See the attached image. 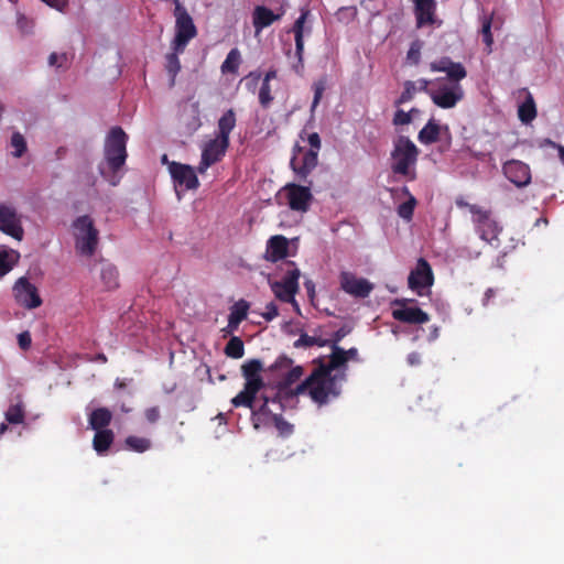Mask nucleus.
I'll return each instance as SVG.
<instances>
[{"instance_id":"f257e3e1","label":"nucleus","mask_w":564,"mask_h":564,"mask_svg":"<svg viewBox=\"0 0 564 564\" xmlns=\"http://www.w3.org/2000/svg\"><path fill=\"white\" fill-rule=\"evenodd\" d=\"M330 348L329 361L324 362L321 358L316 360L317 366L303 382L296 386L293 394H308L319 406L339 397L340 384L346 380L345 370L348 361L344 348L338 345H330Z\"/></svg>"},{"instance_id":"f03ea898","label":"nucleus","mask_w":564,"mask_h":564,"mask_svg":"<svg viewBox=\"0 0 564 564\" xmlns=\"http://www.w3.org/2000/svg\"><path fill=\"white\" fill-rule=\"evenodd\" d=\"M263 370V364L259 359H249L241 366V373L246 382L243 389L231 400L234 406H246L251 410L252 420L259 419L260 414H270V399L265 395L261 397L262 403L256 410L254 401L259 391L264 387V381L260 376Z\"/></svg>"},{"instance_id":"7ed1b4c3","label":"nucleus","mask_w":564,"mask_h":564,"mask_svg":"<svg viewBox=\"0 0 564 564\" xmlns=\"http://www.w3.org/2000/svg\"><path fill=\"white\" fill-rule=\"evenodd\" d=\"M127 141L128 135L121 127L110 129L105 141V160L109 170L113 173L118 172L127 160Z\"/></svg>"},{"instance_id":"20e7f679","label":"nucleus","mask_w":564,"mask_h":564,"mask_svg":"<svg viewBox=\"0 0 564 564\" xmlns=\"http://www.w3.org/2000/svg\"><path fill=\"white\" fill-rule=\"evenodd\" d=\"M76 251L86 257H91L98 246L99 232L94 220L88 215L77 217L73 223Z\"/></svg>"},{"instance_id":"39448f33","label":"nucleus","mask_w":564,"mask_h":564,"mask_svg":"<svg viewBox=\"0 0 564 564\" xmlns=\"http://www.w3.org/2000/svg\"><path fill=\"white\" fill-rule=\"evenodd\" d=\"M419 149L405 135L398 137L393 142L391 158L393 163L391 169L394 174L409 175L411 166L417 161Z\"/></svg>"},{"instance_id":"423d86ee","label":"nucleus","mask_w":564,"mask_h":564,"mask_svg":"<svg viewBox=\"0 0 564 564\" xmlns=\"http://www.w3.org/2000/svg\"><path fill=\"white\" fill-rule=\"evenodd\" d=\"M174 14L176 18V33L172 43L173 51H176V53H183L188 42L197 35V29L192 17L178 0H175Z\"/></svg>"},{"instance_id":"0eeeda50","label":"nucleus","mask_w":564,"mask_h":564,"mask_svg":"<svg viewBox=\"0 0 564 564\" xmlns=\"http://www.w3.org/2000/svg\"><path fill=\"white\" fill-rule=\"evenodd\" d=\"M430 98L438 108L452 109L463 100L464 89L460 84H452L444 78H437Z\"/></svg>"},{"instance_id":"6e6552de","label":"nucleus","mask_w":564,"mask_h":564,"mask_svg":"<svg viewBox=\"0 0 564 564\" xmlns=\"http://www.w3.org/2000/svg\"><path fill=\"white\" fill-rule=\"evenodd\" d=\"M300 138L303 141H307L311 149L305 151L301 158V166H297L295 170L296 177L302 182H307L308 175L317 166L318 163V152L322 147L321 138L317 132H312L306 134L305 130H302L300 133Z\"/></svg>"},{"instance_id":"1a4fd4ad","label":"nucleus","mask_w":564,"mask_h":564,"mask_svg":"<svg viewBox=\"0 0 564 564\" xmlns=\"http://www.w3.org/2000/svg\"><path fill=\"white\" fill-rule=\"evenodd\" d=\"M286 264L292 267V269H288L281 281L271 283V290L280 301L284 303H295L294 297L299 292V279L301 273L293 261H288Z\"/></svg>"},{"instance_id":"9d476101","label":"nucleus","mask_w":564,"mask_h":564,"mask_svg":"<svg viewBox=\"0 0 564 564\" xmlns=\"http://www.w3.org/2000/svg\"><path fill=\"white\" fill-rule=\"evenodd\" d=\"M414 299H395L392 302V317L395 321L406 324L421 325L430 321L427 313L416 306H409L411 303H415Z\"/></svg>"},{"instance_id":"9b49d317","label":"nucleus","mask_w":564,"mask_h":564,"mask_svg":"<svg viewBox=\"0 0 564 564\" xmlns=\"http://www.w3.org/2000/svg\"><path fill=\"white\" fill-rule=\"evenodd\" d=\"M433 283L434 274L430 263L424 258H420L416 262V267L411 270L408 276L409 289L421 296L423 295L422 290L431 288Z\"/></svg>"},{"instance_id":"f8f14e48","label":"nucleus","mask_w":564,"mask_h":564,"mask_svg":"<svg viewBox=\"0 0 564 564\" xmlns=\"http://www.w3.org/2000/svg\"><path fill=\"white\" fill-rule=\"evenodd\" d=\"M13 293L17 303L28 310H33L42 305V299L36 286L25 276L17 280L13 286Z\"/></svg>"},{"instance_id":"ddd939ff","label":"nucleus","mask_w":564,"mask_h":564,"mask_svg":"<svg viewBox=\"0 0 564 564\" xmlns=\"http://www.w3.org/2000/svg\"><path fill=\"white\" fill-rule=\"evenodd\" d=\"M312 182H308L311 185ZM282 191L285 193L288 205L295 212H307L313 199L310 186H303L295 183L286 184Z\"/></svg>"},{"instance_id":"4468645a","label":"nucleus","mask_w":564,"mask_h":564,"mask_svg":"<svg viewBox=\"0 0 564 564\" xmlns=\"http://www.w3.org/2000/svg\"><path fill=\"white\" fill-rule=\"evenodd\" d=\"M229 142H224L217 137L206 142L202 151V160L197 167L198 172L203 174L209 166L221 161L229 148Z\"/></svg>"},{"instance_id":"2eb2a0df","label":"nucleus","mask_w":564,"mask_h":564,"mask_svg":"<svg viewBox=\"0 0 564 564\" xmlns=\"http://www.w3.org/2000/svg\"><path fill=\"white\" fill-rule=\"evenodd\" d=\"M340 288L347 294L365 299L373 290V284L365 278H357L354 273L343 271L339 275Z\"/></svg>"},{"instance_id":"dca6fc26","label":"nucleus","mask_w":564,"mask_h":564,"mask_svg":"<svg viewBox=\"0 0 564 564\" xmlns=\"http://www.w3.org/2000/svg\"><path fill=\"white\" fill-rule=\"evenodd\" d=\"M169 171L176 188L183 187L189 191L196 189L199 186L197 175L191 165L171 162L169 164Z\"/></svg>"},{"instance_id":"f3484780","label":"nucleus","mask_w":564,"mask_h":564,"mask_svg":"<svg viewBox=\"0 0 564 564\" xmlns=\"http://www.w3.org/2000/svg\"><path fill=\"white\" fill-rule=\"evenodd\" d=\"M0 230L17 240H22L24 230L15 208L0 205Z\"/></svg>"},{"instance_id":"a211bd4d","label":"nucleus","mask_w":564,"mask_h":564,"mask_svg":"<svg viewBox=\"0 0 564 564\" xmlns=\"http://www.w3.org/2000/svg\"><path fill=\"white\" fill-rule=\"evenodd\" d=\"M505 176L517 187L522 188L531 183L530 166L519 160H509L502 165Z\"/></svg>"},{"instance_id":"6ab92c4d","label":"nucleus","mask_w":564,"mask_h":564,"mask_svg":"<svg viewBox=\"0 0 564 564\" xmlns=\"http://www.w3.org/2000/svg\"><path fill=\"white\" fill-rule=\"evenodd\" d=\"M416 26L422 28L426 24H433L435 20L436 1L435 0H413Z\"/></svg>"},{"instance_id":"aec40b11","label":"nucleus","mask_w":564,"mask_h":564,"mask_svg":"<svg viewBox=\"0 0 564 564\" xmlns=\"http://www.w3.org/2000/svg\"><path fill=\"white\" fill-rule=\"evenodd\" d=\"M289 240L281 235L271 237L267 243L264 259L270 262H278L288 256Z\"/></svg>"},{"instance_id":"412c9836","label":"nucleus","mask_w":564,"mask_h":564,"mask_svg":"<svg viewBox=\"0 0 564 564\" xmlns=\"http://www.w3.org/2000/svg\"><path fill=\"white\" fill-rule=\"evenodd\" d=\"M310 15V10L307 8L301 9L300 17L295 20L292 32L294 33L295 40V55L299 59V63L303 62V53H304V32H305V22Z\"/></svg>"},{"instance_id":"4be33fe9","label":"nucleus","mask_w":564,"mask_h":564,"mask_svg":"<svg viewBox=\"0 0 564 564\" xmlns=\"http://www.w3.org/2000/svg\"><path fill=\"white\" fill-rule=\"evenodd\" d=\"M281 15L275 14L271 9L264 6H257L252 14V23L256 32L259 33L263 29L270 26L275 21L280 20Z\"/></svg>"},{"instance_id":"5701e85b","label":"nucleus","mask_w":564,"mask_h":564,"mask_svg":"<svg viewBox=\"0 0 564 564\" xmlns=\"http://www.w3.org/2000/svg\"><path fill=\"white\" fill-rule=\"evenodd\" d=\"M476 231L478 232L480 239L485 240L490 246L495 248L500 247L499 235L502 232V227L495 218L479 227Z\"/></svg>"},{"instance_id":"b1692460","label":"nucleus","mask_w":564,"mask_h":564,"mask_svg":"<svg viewBox=\"0 0 564 564\" xmlns=\"http://www.w3.org/2000/svg\"><path fill=\"white\" fill-rule=\"evenodd\" d=\"M112 413L107 408L95 409L88 415L89 426L95 431L108 430L107 426L111 423Z\"/></svg>"},{"instance_id":"393cba45","label":"nucleus","mask_w":564,"mask_h":564,"mask_svg":"<svg viewBox=\"0 0 564 564\" xmlns=\"http://www.w3.org/2000/svg\"><path fill=\"white\" fill-rule=\"evenodd\" d=\"M236 127V113L232 109H228L218 120V134L217 138L224 142H229L231 131Z\"/></svg>"},{"instance_id":"a878e982","label":"nucleus","mask_w":564,"mask_h":564,"mask_svg":"<svg viewBox=\"0 0 564 564\" xmlns=\"http://www.w3.org/2000/svg\"><path fill=\"white\" fill-rule=\"evenodd\" d=\"M93 438V447L99 454L102 455L108 452L115 441V434L111 430L95 431Z\"/></svg>"},{"instance_id":"bb28decb","label":"nucleus","mask_w":564,"mask_h":564,"mask_svg":"<svg viewBox=\"0 0 564 564\" xmlns=\"http://www.w3.org/2000/svg\"><path fill=\"white\" fill-rule=\"evenodd\" d=\"M441 133V126L435 121V119H430L427 123L420 130L417 134V140L422 144H432L435 143Z\"/></svg>"},{"instance_id":"cd10ccee","label":"nucleus","mask_w":564,"mask_h":564,"mask_svg":"<svg viewBox=\"0 0 564 564\" xmlns=\"http://www.w3.org/2000/svg\"><path fill=\"white\" fill-rule=\"evenodd\" d=\"M100 279L106 290H115L119 286V272L111 263H105L101 267Z\"/></svg>"},{"instance_id":"c85d7f7f","label":"nucleus","mask_w":564,"mask_h":564,"mask_svg":"<svg viewBox=\"0 0 564 564\" xmlns=\"http://www.w3.org/2000/svg\"><path fill=\"white\" fill-rule=\"evenodd\" d=\"M518 117L523 123H530L536 117V107L533 97L529 94L518 108Z\"/></svg>"},{"instance_id":"c756f323","label":"nucleus","mask_w":564,"mask_h":564,"mask_svg":"<svg viewBox=\"0 0 564 564\" xmlns=\"http://www.w3.org/2000/svg\"><path fill=\"white\" fill-rule=\"evenodd\" d=\"M18 259L19 253L14 250L0 251V279L13 269Z\"/></svg>"},{"instance_id":"7c9ffc66","label":"nucleus","mask_w":564,"mask_h":564,"mask_svg":"<svg viewBox=\"0 0 564 564\" xmlns=\"http://www.w3.org/2000/svg\"><path fill=\"white\" fill-rule=\"evenodd\" d=\"M126 447L132 452L144 453L152 446L151 440L130 435L124 440Z\"/></svg>"},{"instance_id":"2f4dec72","label":"nucleus","mask_w":564,"mask_h":564,"mask_svg":"<svg viewBox=\"0 0 564 564\" xmlns=\"http://www.w3.org/2000/svg\"><path fill=\"white\" fill-rule=\"evenodd\" d=\"M6 421L10 424H21L25 419V410L22 402L11 404L4 413Z\"/></svg>"},{"instance_id":"473e14b6","label":"nucleus","mask_w":564,"mask_h":564,"mask_svg":"<svg viewBox=\"0 0 564 564\" xmlns=\"http://www.w3.org/2000/svg\"><path fill=\"white\" fill-rule=\"evenodd\" d=\"M240 58H241V55H240V52H239L238 48L230 50V52L227 54L226 59L221 64V67H220L221 72L224 74H226V73H231V74L237 73L238 68H239V64H240Z\"/></svg>"},{"instance_id":"72a5a7b5","label":"nucleus","mask_w":564,"mask_h":564,"mask_svg":"<svg viewBox=\"0 0 564 564\" xmlns=\"http://www.w3.org/2000/svg\"><path fill=\"white\" fill-rule=\"evenodd\" d=\"M225 354L234 359H239L245 355V345L240 337L232 336L226 344Z\"/></svg>"},{"instance_id":"f704fd0d","label":"nucleus","mask_w":564,"mask_h":564,"mask_svg":"<svg viewBox=\"0 0 564 564\" xmlns=\"http://www.w3.org/2000/svg\"><path fill=\"white\" fill-rule=\"evenodd\" d=\"M469 212L473 215V223L475 225L476 230L494 218L491 210L485 209L478 205L470 206Z\"/></svg>"},{"instance_id":"c9c22d12","label":"nucleus","mask_w":564,"mask_h":564,"mask_svg":"<svg viewBox=\"0 0 564 564\" xmlns=\"http://www.w3.org/2000/svg\"><path fill=\"white\" fill-rule=\"evenodd\" d=\"M329 345V339H323L321 337L310 336L306 333L301 334L300 338L293 344L295 348H306L312 346L325 347Z\"/></svg>"},{"instance_id":"e433bc0d","label":"nucleus","mask_w":564,"mask_h":564,"mask_svg":"<svg viewBox=\"0 0 564 564\" xmlns=\"http://www.w3.org/2000/svg\"><path fill=\"white\" fill-rule=\"evenodd\" d=\"M250 308V304L246 300H239L230 307L229 317L232 318V323L236 321L241 323L248 316V311Z\"/></svg>"},{"instance_id":"4c0bfd02","label":"nucleus","mask_w":564,"mask_h":564,"mask_svg":"<svg viewBox=\"0 0 564 564\" xmlns=\"http://www.w3.org/2000/svg\"><path fill=\"white\" fill-rule=\"evenodd\" d=\"M445 73L447 75L448 83L452 84H459V82L467 76L464 65L456 62H452Z\"/></svg>"},{"instance_id":"58836bf2","label":"nucleus","mask_w":564,"mask_h":564,"mask_svg":"<svg viewBox=\"0 0 564 564\" xmlns=\"http://www.w3.org/2000/svg\"><path fill=\"white\" fill-rule=\"evenodd\" d=\"M10 145L14 150L12 151V155L14 158H21L28 149L26 141L24 137L20 132H13L10 140Z\"/></svg>"},{"instance_id":"ea45409f","label":"nucleus","mask_w":564,"mask_h":564,"mask_svg":"<svg viewBox=\"0 0 564 564\" xmlns=\"http://www.w3.org/2000/svg\"><path fill=\"white\" fill-rule=\"evenodd\" d=\"M178 53L174 51L173 53H170L166 55V70L169 75L171 76V85H174L175 77L177 73L181 70V63L177 56Z\"/></svg>"},{"instance_id":"a19ab883","label":"nucleus","mask_w":564,"mask_h":564,"mask_svg":"<svg viewBox=\"0 0 564 564\" xmlns=\"http://www.w3.org/2000/svg\"><path fill=\"white\" fill-rule=\"evenodd\" d=\"M415 93H416V83L413 80H406L404 83V89L401 93V95L399 96V98L394 101V105L398 107L405 102H409L410 100L413 99Z\"/></svg>"},{"instance_id":"79ce46f5","label":"nucleus","mask_w":564,"mask_h":564,"mask_svg":"<svg viewBox=\"0 0 564 564\" xmlns=\"http://www.w3.org/2000/svg\"><path fill=\"white\" fill-rule=\"evenodd\" d=\"M416 199L410 195L409 199L398 207V215L404 220H411L413 217Z\"/></svg>"},{"instance_id":"37998d69","label":"nucleus","mask_w":564,"mask_h":564,"mask_svg":"<svg viewBox=\"0 0 564 564\" xmlns=\"http://www.w3.org/2000/svg\"><path fill=\"white\" fill-rule=\"evenodd\" d=\"M259 104L262 108L267 109L270 107L273 101V95L271 91V85L268 83H262L259 89Z\"/></svg>"},{"instance_id":"c03bdc74","label":"nucleus","mask_w":564,"mask_h":564,"mask_svg":"<svg viewBox=\"0 0 564 564\" xmlns=\"http://www.w3.org/2000/svg\"><path fill=\"white\" fill-rule=\"evenodd\" d=\"M423 43L420 40H415L411 43L410 48L406 53V59L413 65H417L421 59V50Z\"/></svg>"},{"instance_id":"a18cd8bd","label":"nucleus","mask_w":564,"mask_h":564,"mask_svg":"<svg viewBox=\"0 0 564 564\" xmlns=\"http://www.w3.org/2000/svg\"><path fill=\"white\" fill-rule=\"evenodd\" d=\"M303 373H304V369L301 366H296L291 369L289 368V370L282 381V387L283 388L291 387L294 382H296L303 376Z\"/></svg>"},{"instance_id":"49530a36","label":"nucleus","mask_w":564,"mask_h":564,"mask_svg":"<svg viewBox=\"0 0 564 564\" xmlns=\"http://www.w3.org/2000/svg\"><path fill=\"white\" fill-rule=\"evenodd\" d=\"M419 109L412 108L409 112H405L401 109L397 110L393 117V123L395 126H404L409 124L412 121V115L417 113Z\"/></svg>"},{"instance_id":"de8ad7c7","label":"nucleus","mask_w":564,"mask_h":564,"mask_svg":"<svg viewBox=\"0 0 564 564\" xmlns=\"http://www.w3.org/2000/svg\"><path fill=\"white\" fill-rule=\"evenodd\" d=\"M293 364V360L285 355H282L276 358V360L268 368L271 372H279L283 370H289Z\"/></svg>"},{"instance_id":"09e8293b","label":"nucleus","mask_w":564,"mask_h":564,"mask_svg":"<svg viewBox=\"0 0 564 564\" xmlns=\"http://www.w3.org/2000/svg\"><path fill=\"white\" fill-rule=\"evenodd\" d=\"M491 18H485L481 26L482 40L489 48L494 43V37L491 34Z\"/></svg>"},{"instance_id":"8fccbe9b","label":"nucleus","mask_w":564,"mask_h":564,"mask_svg":"<svg viewBox=\"0 0 564 564\" xmlns=\"http://www.w3.org/2000/svg\"><path fill=\"white\" fill-rule=\"evenodd\" d=\"M313 90H314V98H313V102H312V107H311L312 111L315 110V108L318 106V104L322 99L323 93L325 90V80L321 79L318 82H315L313 84Z\"/></svg>"},{"instance_id":"3c124183","label":"nucleus","mask_w":564,"mask_h":564,"mask_svg":"<svg viewBox=\"0 0 564 564\" xmlns=\"http://www.w3.org/2000/svg\"><path fill=\"white\" fill-rule=\"evenodd\" d=\"M273 421L275 427L282 435H290L293 432V426L289 422H286L281 415H273Z\"/></svg>"},{"instance_id":"603ef678","label":"nucleus","mask_w":564,"mask_h":564,"mask_svg":"<svg viewBox=\"0 0 564 564\" xmlns=\"http://www.w3.org/2000/svg\"><path fill=\"white\" fill-rule=\"evenodd\" d=\"M304 148L300 145L299 143H295L292 150V158L290 161V166L292 171L295 173V170L297 166H301V159L299 158L300 154H304Z\"/></svg>"},{"instance_id":"864d4df0","label":"nucleus","mask_w":564,"mask_h":564,"mask_svg":"<svg viewBox=\"0 0 564 564\" xmlns=\"http://www.w3.org/2000/svg\"><path fill=\"white\" fill-rule=\"evenodd\" d=\"M452 59L449 57H442L437 61H434L430 64V68L432 72H446L448 66L452 64Z\"/></svg>"},{"instance_id":"5fc2aeb1","label":"nucleus","mask_w":564,"mask_h":564,"mask_svg":"<svg viewBox=\"0 0 564 564\" xmlns=\"http://www.w3.org/2000/svg\"><path fill=\"white\" fill-rule=\"evenodd\" d=\"M415 83H416V91H423L431 97V90L434 89L435 79L429 80L425 78H421V79L416 80Z\"/></svg>"},{"instance_id":"6e6d98bb","label":"nucleus","mask_w":564,"mask_h":564,"mask_svg":"<svg viewBox=\"0 0 564 564\" xmlns=\"http://www.w3.org/2000/svg\"><path fill=\"white\" fill-rule=\"evenodd\" d=\"M18 344L22 350H29L32 344L30 332L25 330L18 335Z\"/></svg>"},{"instance_id":"4d7b16f0","label":"nucleus","mask_w":564,"mask_h":564,"mask_svg":"<svg viewBox=\"0 0 564 564\" xmlns=\"http://www.w3.org/2000/svg\"><path fill=\"white\" fill-rule=\"evenodd\" d=\"M144 416L149 423H155L159 421L161 413L159 406H151L144 411Z\"/></svg>"},{"instance_id":"13d9d810","label":"nucleus","mask_w":564,"mask_h":564,"mask_svg":"<svg viewBox=\"0 0 564 564\" xmlns=\"http://www.w3.org/2000/svg\"><path fill=\"white\" fill-rule=\"evenodd\" d=\"M278 315H279L278 306L273 302L268 303L265 305V312L263 313V317L265 318V321H272Z\"/></svg>"},{"instance_id":"bf43d9fd","label":"nucleus","mask_w":564,"mask_h":564,"mask_svg":"<svg viewBox=\"0 0 564 564\" xmlns=\"http://www.w3.org/2000/svg\"><path fill=\"white\" fill-rule=\"evenodd\" d=\"M66 59H67L66 54L52 53L48 57V64L51 66L61 67L66 62Z\"/></svg>"},{"instance_id":"052dcab7","label":"nucleus","mask_w":564,"mask_h":564,"mask_svg":"<svg viewBox=\"0 0 564 564\" xmlns=\"http://www.w3.org/2000/svg\"><path fill=\"white\" fill-rule=\"evenodd\" d=\"M406 361L410 366H417L421 364V355L416 351H412L408 355Z\"/></svg>"},{"instance_id":"680f3d73","label":"nucleus","mask_w":564,"mask_h":564,"mask_svg":"<svg viewBox=\"0 0 564 564\" xmlns=\"http://www.w3.org/2000/svg\"><path fill=\"white\" fill-rule=\"evenodd\" d=\"M346 336V332L340 328L334 333L333 338L329 340V345H338V343Z\"/></svg>"},{"instance_id":"e2e57ef3","label":"nucleus","mask_w":564,"mask_h":564,"mask_svg":"<svg viewBox=\"0 0 564 564\" xmlns=\"http://www.w3.org/2000/svg\"><path fill=\"white\" fill-rule=\"evenodd\" d=\"M18 26L22 32L26 33L29 32L30 21L24 15H21L18 19Z\"/></svg>"},{"instance_id":"0e129e2a","label":"nucleus","mask_w":564,"mask_h":564,"mask_svg":"<svg viewBox=\"0 0 564 564\" xmlns=\"http://www.w3.org/2000/svg\"><path fill=\"white\" fill-rule=\"evenodd\" d=\"M232 322H234V321H232V318H230V317L228 316V325H227V327H226V329H225L227 333H232V332H235V330L238 328L239 324H240V323H239V322H237V321H236L235 323H232Z\"/></svg>"},{"instance_id":"69168bd1","label":"nucleus","mask_w":564,"mask_h":564,"mask_svg":"<svg viewBox=\"0 0 564 564\" xmlns=\"http://www.w3.org/2000/svg\"><path fill=\"white\" fill-rule=\"evenodd\" d=\"M455 203H456V206L459 208H468L469 209L470 206H477L476 204L467 203L463 197L456 198Z\"/></svg>"},{"instance_id":"338daca9","label":"nucleus","mask_w":564,"mask_h":564,"mask_svg":"<svg viewBox=\"0 0 564 564\" xmlns=\"http://www.w3.org/2000/svg\"><path fill=\"white\" fill-rule=\"evenodd\" d=\"M276 77V70L275 69H270L265 73L264 77H263V80L262 83H268L270 84V82L272 79H274Z\"/></svg>"},{"instance_id":"774afa93","label":"nucleus","mask_w":564,"mask_h":564,"mask_svg":"<svg viewBox=\"0 0 564 564\" xmlns=\"http://www.w3.org/2000/svg\"><path fill=\"white\" fill-rule=\"evenodd\" d=\"M304 286L306 289L308 296L312 297L315 293V285H314L313 281H311V280L305 281Z\"/></svg>"}]
</instances>
